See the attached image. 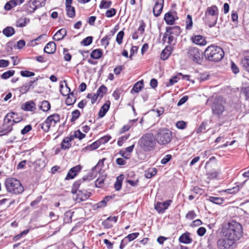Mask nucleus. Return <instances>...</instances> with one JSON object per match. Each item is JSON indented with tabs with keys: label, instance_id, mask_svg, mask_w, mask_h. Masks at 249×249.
<instances>
[{
	"label": "nucleus",
	"instance_id": "nucleus-1",
	"mask_svg": "<svg viewBox=\"0 0 249 249\" xmlns=\"http://www.w3.org/2000/svg\"><path fill=\"white\" fill-rule=\"evenodd\" d=\"M221 233L223 237L228 238L236 243L243 237L242 226L240 223L232 220L223 225Z\"/></svg>",
	"mask_w": 249,
	"mask_h": 249
},
{
	"label": "nucleus",
	"instance_id": "nucleus-2",
	"mask_svg": "<svg viewBox=\"0 0 249 249\" xmlns=\"http://www.w3.org/2000/svg\"><path fill=\"white\" fill-rule=\"evenodd\" d=\"M204 55L209 61L218 62L223 58L224 52L221 47L211 45L205 49Z\"/></svg>",
	"mask_w": 249,
	"mask_h": 249
},
{
	"label": "nucleus",
	"instance_id": "nucleus-3",
	"mask_svg": "<svg viewBox=\"0 0 249 249\" xmlns=\"http://www.w3.org/2000/svg\"><path fill=\"white\" fill-rule=\"evenodd\" d=\"M219 16V10L216 5H212L207 8L203 20L205 23L212 28L215 25Z\"/></svg>",
	"mask_w": 249,
	"mask_h": 249
},
{
	"label": "nucleus",
	"instance_id": "nucleus-4",
	"mask_svg": "<svg viewBox=\"0 0 249 249\" xmlns=\"http://www.w3.org/2000/svg\"><path fill=\"white\" fill-rule=\"evenodd\" d=\"M138 144L143 151H151L154 149L156 144L155 137L152 133H147L140 139Z\"/></svg>",
	"mask_w": 249,
	"mask_h": 249
},
{
	"label": "nucleus",
	"instance_id": "nucleus-5",
	"mask_svg": "<svg viewBox=\"0 0 249 249\" xmlns=\"http://www.w3.org/2000/svg\"><path fill=\"white\" fill-rule=\"evenodd\" d=\"M5 186L7 191L13 195L21 194L24 192V188L20 182L15 178H8L5 180Z\"/></svg>",
	"mask_w": 249,
	"mask_h": 249
},
{
	"label": "nucleus",
	"instance_id": "nucleus-6",
	"mask_svg": "<svg viewBox=\"0 0 249 249\" xmlns=\"http://www.w3.org/2000/svg\"><path fill=\"white\" fill-rule=\"evenodd\" d=\"M172 138V132L166 128L158 130L155 136L156 140L159 144L165 145L170 142Z\"/></svg>",
	"mask_w": 249,
	"mask_h": 249
},
{
	"label": "nucleus",
	"instance_id": "nucleus-7",
	"mask_svg": "<svg viewBox=\"0 0 249 249\" xmlns=\"http://www.w3.org/2000/svg\"><path fill=\"white\" fill-rule=\"evenodd\" d=\"M46 0H29L24 6V10L29 14L34 13L36 9L44 6Z\"/></svg>",
	"mask_w": 249,
	"mask_h": 249
},
{
	"label": "nucleus",
	"instance_id": "nucleus-8",
	"mask_svg": "<svg viewBox=\"0 0 249 249\" xmlns=\"http://www.w3.org/2000/svg\"><path fill=\"white\" fill-rule=\"evenodd\" d=\"M225 101L221 97L215 98L212 107L213 113L216 115H220L224 110V104Z\"/></svg>",
	"mask_w": 249,
	"mask_h": 249
},
{
	"label": "nucleus",
	"instance_id": "nucleus-9",
	"mask_svg": "<svg viewBox=\"0 0 249 249\" xmlns=\"http://www.w3.org/2000/svg\"><path fill=\"white\" fill-rule=\"evenodd\" d=\"M235 243L232 240L226 237L221 238L218 240L217 246L218 249H231Z\"/></svg>",
	"mask_w": 249,
	"mask_h": 249
},
{
	"label": "nucleus",
	"instance_id": "nucleus-10",
	"mask_svg": "<svg viewBox=\"0 0 249 249\" xmlns=\"http://www.w3.org/2000/svg\"><path fill=\"white\" fill-rule=\"evenodd\" d=\"M187 54L190 59L196 63H200L201 61L200 53L198 48L191 47L189 48Z\"/></svg>",
	"mask_w": 249,
	"mask_h": 249
},
{
	"label": "nucleus",
	"instance_id": "nucleus-11",
	"mask_svg": "<svg viewBox=\"0 0 249 249\" xmlns=\"http://www.w3.org/2000/svg\"><path fill=\"white\" fill-rule=\"evenodd\" d=\"M23 117L21 115H18L14 112H10L8 113L4 118V122H8V123H13V125L14 123H18L21 121Z\"/></svg>",
	"mask_w": 249,
	"mask_h": 249
},
{
	"label": "nucleus",
	"instance_id": "nucleus-12",
	"mask_svg": "<svg viewBox=\"0 0 249 249\" xmlns=\"http://www.w3.org/2000/svg\"><path fill=\"white\" fill-rule=\"evenodd\" d=\"M178 19L177 14L175 11H170L164 15V19L168 25H173L175 21Z\"/></svg>",
	"mask_w": 249,
	"mask_h": 249
},
{
	"label": "nucleus",
	"instance_id": "nucleus-13",
	"mask_svg": "<svg viewBox=\"0 0 249 249\" xmlns=\"http://www.w3.org/2000/svg\"><path fill=\"white\" fill-rule=\"evenodd\" d=\"M172 202V201L170 199L167 200L163 202H158L155 205V209L159 213H163L166 209H167Z\"/></svg>",
	"mask_w": 249,
	"mask_h": 249
},
{
	"label": "nucleus",
	"instance_id": "nucleus-14",
	"mask_svg": "<svg viewBox=\"0 0 249 249\" xmlns=\"http://www.w3.org/2000/svg\"><path fill=\"white\" fill-rule=\"evenodd\" d=\"M163 4L164 0H157L155 2L153 9V14L155 17H158L160 15L163 9Z\"/></svg>",
	"mask_w": 249,
	"mask_h": 249
},
{
	"label": "nucleus",
	"instance_id": "nucleus-15",
	"mask_svg": "<svg viewBox=\"0 0 249 249\" xmlns=\"http://www.w3.org/2000/svg\"><path fill=\"white\" fill-rule=\"evenodd\" d=\"M145 26L146 25L145 23L143 21H142L141 24L137 30L135 31L132 35V38L133 39L136 40L138 39L140 36H142L143 34Z\"/></svg>",
	"mask_w": 249,
	"mask_h": 249
},
{
	"label": "nucleus",
	"instance_id": "nucleus-16",
	"mask_svg": "<svg viewBox=\"0 0 249 249\" xmlns=\"http://www.w3.org/2000/svg\"><path fill=\"white\" fill-rule=\"evenodd\" d=\"M81 169L80 165H76L71 168L68 172L66 177L65 178L66 180H69L73 178L77 173L79 172Z\"/></svg>",
	"mask_w": 249,
	"mask_h": 249
},
{
	"label": "nucleus",
	"instance_id": "nucleus-17",
	"mask_svg": "<svg viewBox=\"0 0 249 249\" xmlns=\"http://www.w3.org/2000/svg\"><path fill=\"white\" fill-rule=\"evenodd\" d=\"M191 39L194 43L200 46H204L207 43L205 38L201 35L193 36Z\"/></svg>",
	"mask_w": 249,
	"mask_h": 249
},
{
	"label": "nucleus",
	"instance_id": "nucleus-18",
	"mask_svg": "<svg viewBox=\"0 0 249 249\" xmlns=\"http://www.w3.org/2000/svg\"><path fill=\"white\" fill-rule=\"evenodd\" d=\"M77 199L80 201H84L88 199L90 196L91 193L88 192L87 191L78 190L76 192Z\"/></svg>",
	"mask_w": 249,
	"mask_h": 249
},
{
	"label": "nucleus",
	"instance_id": "nucleus-19",
	"mask_svg": "<svg viewBox=\"0 0 249 249\" xmlns=\"http://www.w3.org/2000/svg\"><path fill=\"white\" fill-rule=\"evenodd\" d=\"M72 140L73 137L71 136L64 138L61 143V148L64 150L69 149L71 147V142Z\"/></svg>",
	"mask_w": 249,
	"mask_h": 249
},
{
	"label": "nucleus",
	"instance_id": "nucleus-20",
	"mask_svg": "<svg viewBox=\"0 0 249 249\" xmlns=\"http://www.w3.org/2000/svg\"><path fill=\"white\" fill-rule=\"evenodd\" d=\"M67 35V31L65 28L58 30L53 36V39L55 41H59L63 39Z\"/></svg>",
	"mask_w": 249,
	"mask_h": 249
},
{
	"label": "nucleus",
	"instance_id": "nucleus-21",
	"mask_svg": "<svg viewBox=\"0 0 249 249\" xmlns=\"http://www.w3.org/2000/svg\"><path fill=\"white\" fill-rule=\"evenodd\" d=\"M71 90L68 87L66 81H61L60 83V91L63 96H66L69 94Z\"/></svg>",
	"mask_w": 249,
	"mask_h": 249
},
{
	"label": "nucleus",
	"instance_id": "nucleus-22",
	"mask_svg": "<svg viewBox=\"0 0 249 249\" xmlns=\"http://www.w3.org/2000/svg\"><path fill=\"white\" fill-rule=\"evenodd\" d=\"M21 108L25 111H32L36 109V104L32 101H28L22 105Z\"/></svg>",
	"mask_w": 249,
	"mask_h": 249
},
{
	"label": "nucleus",
	"instance_id": "nucleus-23",
	"mask_svg": "<svg viewBox=\"0 0 249 249\" xmlns=\"http://www.w3.org/2000/svg\"><path fill=\"white\" fill-rule=\"evenodd\" d=\"M56 50V45L53 42H49L45 46L44 51L46 53L51 54L55 52Z\"/></svg>",
	"mask_w": 249,
	"mask_h": 249
},
{
	"label": "nucleus",
	"instance_id": "nucleus-24",
	"mask_svg": "<svg viewBox=\"0 0 249 249\" xmlns=\"http://www.w3.org/2000/svg\"><path fill=\"white\" fill-rule=\"evenodd\" d=\"M166 31L167 33H169L170 34H172L175 36H179L181 32L180 28L178 26L167 27Z\"/></svg>",
	"mask_w": 249,
	"mask_h": 249
},
{
	"label": "nucleus",
	"instance_id": "nucleus-25",
	"mask_svg": "<svg viewBox=\"0 0 249 249\" xmlns=\"http://www.w3.org/2000/svg\"><path fill=\"white\" fill-rule=\"evenodd\" d=\"M179 242L184 244H190L192 243V239L190 237V233L186 232L183 233L179 238Z\"/></svg>",
	"mask_w": 249,
	"mask_h": 249
},
{
	"label": "nucleus",
	"instance_id": "nucleus-26",
	"mask_svg": "<svg viewBox=\"0 0 249 249\" xmlns=\"http://www.w3.org/2000/svg\"><path fill=\"white\" fill-rule=\"evenodd\" d=\"M240 64L245 71L249 72V56H245L242 58Z\"/></svg>",
	"mask_w": 249,
	"mask_h": 249
},
{
	"label": "nucleus",
	"instance_id": "nucleus-27",
	"mask_svg": "<svg viewBox=\"0 0 249 249\" xmlns=\"http://www.w3.org/2000/svg\"><path fill=\"white\" fill-rule=\"evenodd\" d=\"M103 55V51L100 49L93 50L90 53V57L94 59H100Z\"/></svg>",
	"mask_w": 249,
	"mask_h": 249
},
{
	"label": "nucleus",
	"instance_id": "nucleus-28",
	"mask_svg": "<svg viewBox=\"0 0 249 249\" xmlns=\"http://www.w3.org/2000/svg\"><path fill=\"white\" fill-rule=\"evenodd\" d=\"M51 123L52 126H54L56 124L60 121V116L58 114H54L47 118Z\"/></svg>",
	"mask_w": 249,
	"mask_h": 249
},
{
	"label": "nucleus",
	"instance_id": "nucleus-29",
	"mask_svg": "<svg viewBox=\"0 0 249 249\" xmlns=\"http://www.w3.org/2000/svg\"><path fill=\"white\" fill-rule=\"evenodd\" d=\"M143 88V81L141 80L137 82L135 84L132 89L131 91V93L134 91L136 93H138Z\"/></svg>",
	"mask_w": 249,
	"mask_h": 249
},
{
	"label": "nucleus",
	"instance_id": "nucleus-30",
	"mask_svg": "<svg viewBox=\"0 0 249 249\" xmlns=\"http://www.w3.org/2000/svg\"><path fill=\"white\" fill-rule=\"evenodd\" d=\"M30 22V19L26 18H19L16 22V26L17 27H22Z\"/></svg>",
	"mask_w": 249,
	"mask_h": 249
},
{
	"label": "nucleus",
	"instance_id": "nucleus-31",
	"mask_svg": "<svg viewBox=\"0 0 249 249\" xmlns=\"http://www.w3.org/2000/svg\"><path fill=\"white\" fill-rule=\"evenodd\" d=\"M123 179V175H121L117 178L116 181L114 184V188H115L116 190L119 191L121 190Z\"/></svg>",
	"mask_w": 249,
	"mask_h": 249
},
{
	"label": "nucleus",
	"instance_id": "nucleus-32",
	"mask_svg": "<svg viewBox=\"0 0 249 249\" xmlns=\"http://www.w3.org/2000/svg\"><path fill=\"white\" fill-rule=\"evenodd\" d=\"M157 170L156 168H149L145 171V177L147 178H150L157 174Z\"/></svg>",
	"mask_w": 249,
	"mask_h": 249
},
{
	"label": "nucleus",
	"instance_id": "nucleus-33",
	"mask_svg": "<svg viewBox=\"0 0 249 249\" xmlns=\"http://www.w3.org/2000/svg\"><path fill=\"white\" fill-rule=\"evenodd\" d=\"M75 102L76 98L74 96V94L73 93H71L68 94V96L66 99V104L68 106H70L74 104Z\"/></svg>",
	"mask_w": 249,
	"mask_h": 249
},
{
	"label": "nucleus",
	"instance_id": "nucleus-34",
	"mask_svg": "<svg viewBox=\"0 0 249 249\" xmlns=\"http://www.w3.org/2000/svg\"><path fill=\"white\" fill-rule=\"evenodd\" d=\"M109 108V105L105 104L101 108L99 112V116L100 118L103 117L107 112Z\"/></svg>",
	"mask_w": 249,
	"mask_h": 249
},
{
	"label": "nucleus",
	"instance_id": "nucleus-35",
	"mask_svg": "<svg viewBox=\"0 0 249 249\" xmlns=\"http://www.w3.org/2000/svg\"><path fill=\"white\" fill-rule=\"evenodd\" d=\"M15 30L12 27H7L2 31L3 34L7 37H10L15 34Z\"/></svg>",
	"mask_w": 249,
	"mask_h": 249
},
{
	"label": "nucleus",
	"instance_id": "nucleus-36",
	"mask_svg": "<svg viewBox=\"0 0 249 249\" xmlns=\"http://www.w3.org/2000/svg\"><path fill=\"white\" fill-rule=\"evenodd\" d=\"M73 213L74 212L71 210L68 211L65 213L64 219L66 223H69L71 221V218Z\"/></svg>",
	"mask_w": 249,
	"mask_h": 249
},
{
	"label": "nucleus",
	"instance_id": "nucleus-37",
	"mask_svg": "<svg viewBox=\"0 0 249 249\" xmlns=\"http://www.w3.org/2000/svg\"><path fill=\"white\" fill-rule=\"evenodd\" d=\"M112 4V1L108 0H102L101 1L99 7L100 9L109 8Z\"/></svg>",
	"mask_w": 249,
	"mask_h": 249
},
{
	"label": "nucleus",
	"instance_id": "nucleus-38",
	"mask_svg": "<svg viewBox=\"0 0 249 249\" xmlns=\"http://www.w3.org/2000/svg\"><path fill=\"white\" fill-rule=\"evenodd\" d=\"M51 105L48 101L44 100L42 102L40 108L43 111H47L50 109Z\"/></svg>",
	"mask_w": 249,
	"mask_h": 249
},
{
	"label": "nucleus",
	"instance_id": "nucleus-39",
	"mask_svg": "<svg viewBox=\"0 0 249 249\" xmlns=\"http://www.w3.org/2000/svg\"><path fill=\"white\" fill-rule=\"evenodd\" d=\"M67 14L70 18H73L75 15L74 7L71 6L66 7Z\"/></svg>",
	"mask_w": 249,
	"mask_h": 249
},
{
	"label": "nucleus",
	"instance_id": "nucleus-40",
	"mask_svg": "<svg viewBox=\"0 0 249 249\" xmlns=\"http://www.w3.org/2000/svg\"><path fill=\"white\" fill-rule=\"evenodd\" d=\"M106 178V177L104 175L99 177L95 181V186L98 188L102 187L104 184V181Z\"/></svg>",
	"mask_w": 249,
	"mask_h": 249
},
{
	"label": "nucleus",
	"instance_id": "nucleus-41",
	"mask_svg": "<svg viewBox=\"0 0 249 249\" xmlns=\"http://www.w3.org/2000/svg\"><path fill=\"white\" fill-rule=\"evenodd\" d=\"M107 91V87L103 85L98 89L96 94L98 97H102L106 93Z\"/></svg>",
	"mask_w": 249,
	"mask_h": 249
},
{
	"label": "nucleus",
	"instance_id": "nucleus-42",
	"mask_svg": "<svg viewBox=\"0 0 249 249\" xmlns=\"http://www.w3.org/2000/svg\"><path fill=\"white\" fill-rule=\"evenodd\" d=\"M186 23V29L187 30H191L193 26V20L192 16L190 15L187 16V18L185 21Z\"/></svg>",
	"mask_w": 249,
	"mask_h": 249
},
{
	"label": "nucleus",
	"instance_id": "nucleus-43",
	"mask_svg": "<svg viewBox=\"0 0 249 249\" xmlns=\"http://www.w3.org/2000/svg\"><path fill=\"white\" fill-rule=\"evenodd\" d=\"M171 53L170 50L167 48H166L162 51L160 58L161 59L165 60L169 57Z\"/></svg>",
	"mask_w": 249,
	"mask_h": 249
},
{
	"label": "nucleus",
	"instance_id": "nucleus-44",
	"mask_svg": "<svg viewBox=\"0 0 249 249\" xmlns=\"http://www.w3.org/2000/svg\"><path fill=\"white\" fill-rule=\"evenodd\" d=\"M15 73V71L14 70H9L3 73H2L0 77L2 79H7L9 77L12 76Z\"/></svg>",
	"mask_w": 249,
	"mask_h": 249
},
{
	"label": "nucleus",
	"instance_id": "nucleus-45",
	"mask_svg": "<svg viewBox=\"0 0 249 249\" xmlns=\"http://www.w3.org/2000/svg\"><path fill=\"white\" fill-rule=\"evenodd\" d=\"M208 200L216 204H221L223 202V199L222 198L214 196H210Z\"/></svg>",
	"mask_w": 249,
	"mask_h": 249
},
{
	"label": "nucleus",
	"instance_id": "nucleus-46",
	"mask_svg": "<svg viewBox=\"0 0 249 249\" xmlns=\"http://www.w3.org/2000/svg\"><path fill=\"white\" fill-rule=\"evenodd\" d=\"M52 125L51 122L47 119L41 124V128L45 132L49 131L50 126Z\"/></svg>",
	"mask_w": 249,
	"mask_h": 249
},
{
	"label": "nucleus",
	"instance_id": "nucleus-47",
	"mask_svg": "<svg viewBox=\"0 0 249 249\" xmlns=\"http://www.w3.org/2000/svg\"><path fill=\"white\" fill-rule=\"evenodd\" d=\"M71 136H72L73 140L75 138H78L79 140H82L85 137V134H83L81 132L80 130H76L73 135H71Z\"/></svg>",
	"mask_w": 249,
	"mask_h": 249
},
{
	"label": "nucleus",
	"instance_id": "nucleus-48",
	"mask_svg": "<svg viewBox=\"0 0 249 249\" xmlns=\"http://www.w3.org/2000/svg\"><path fill=\"white\" fill-rule=\"evenodd\" d=\"M137 121L136 119H133L130 120L127 124L124 125L122 128L121 132H124L126 131H128L130 128L133 125V124Z\"/></svg>",
	"mask_w": 249,
	"mask_h": 249
},
{
	"label": "nucleus",
	"instance_id": "nucleus-49",
	"mask_svg": "<svg viewBox=\"0 0 249 249\" xmlns=\"http://www.w3.org/2000/svg\"><path fill=\"white\" fill-rule=\"evenodd\" d=\"M71 115L72 117L71 119V122H74L79 117L80 112L78 110L76 109L72 112Z\"/></svg>",
	"mask_w": 249,
	"mask_h": 249
},
{
	"label": "nucleus",
	"instance_id": "nucleus-50",
	"mask_svg": "<svg viewBox=\"0 0 249 249\" xmlns=\"http://www.w3.org/2000/svg\"><path fill=\"white\" fill-rule=\"evenodd\" d=\"M100 142L98 140L93 142L90 145L87 147V149L89 150H93L97 149L100 145Z\"/></svg>",
	"mask_w": 249,
	"mask_h": 249
},
{
	"label": "nucleus",
	"instance_id": "nucleus-51",
	"mask_svg": "<svg viewBox=\"0 0 249 249\" xmlns=\"http://www.w3.org/2000/svg\"><path fill=\"white\" fill-rule=\"evenodd\" d=\"M139 232H134L129 234L124 238H126L127 242H130L136 239L139 236Z\"/></svg>",
	"mask_w": 249,
	"mask_h": 249
},
{
	"label": "nucleus",
	"instance_id": "nucleus-52",
	"mask_svg": "<svg viewBox=\"0 0 249 249\" xmlns=\"http://www.w3.org/2000/svg\"><path fill=\"white\" fill-rule=\"evenodd\" d=\"M92 42V37L88 36L84 38L81 42V44L83 46H88Z\"/></svg>",
	"mask_w": 249,
	"mask_h": 249
},
{
	"label": "nucleus",
	"instance_id": "nucleus-53",
	"mask_svg": "<svg viewBox=\"0 0 249 249\" xmlns=\"http://www.w3.org/2000/svg\"><path fill=\"white\" fill-rule=\"evenodd\" d=\"M116 10L114 8H110L106 12V16L107 18H111L116 15Z\"/></svg>",
	"mask_w": 249,
	"mask_h": 249
},
{
	"label": "nucleus",
	"instance_id": "nucleus-54",
	"mask_svg": "<svg viewBox=\"0 0 249 249\" xmlns=\"http://www.w3.org/2000/svg\"><path fill=\"white\" fill-rule=\"evenodd\" d=\"M124 36V32L123 31H120L116 36V41L119 44L122 43L123 38Z\"/></svg>",
	"mask_w": 249,
	"mask_h": 249
},
{
	"label": "nucleus",
	"instance_id": "nucleus-55",
	"mask_svg": "<svg viewBox=\"0 0 249 249\" xmlns=\"http://www.w3.org/2000/svg\"><path fill=\"white\" fill-rule=\"evenodd\" d=\"M111 139V137L108 135L105 136L98 140L100 144H104L107 142Z\"/></svg>",
	"mask_w": 249,
	"mask_h": 249
},
{
	"label": "nucleus",
	"instance_id": "nucleus-56",
	"mask_svg": "<svg viewBox=\"0 0 249 249\" xmlns=\"http://www.w3.org/2000/svg\"><path fill=\"white\" fill-rule=\"evenodd\" d=\"M110 198V196L105 197L104 200L101 201L97 204V207L101 208L102 207H105L107 204V202L109 199Z\"/></svg>",
	"mask_w": 249,
	"mask_h": 249
},
{
	"label": "nucleus",
	"instance_id": "nucleus-57",
	"mask_svg": "<svg viewBox=\"0 0 249 249\" xmlns=\"http://www.w3.org/2000/svg\"><path fill=\"white\" fill-rule=\"evenodd\" d=\"M20 74L23 77H31L35 75V73L28 71H22Z\"/></svg>",
	"mask_w": 249,
	"mask_h": 249
},
{
	"label": "nucleus",
	"instance_id": "nucleus-58",
	"mask_svg": "<svg viewBox=\"0 0 249 249\" xmlns=\"http://www.w3.org/2000/svg\"><path fill=\"white\" fill-rule=\"evenodd\" d=\"M196 215L194 211H190L186 214L185 217L187 219L192 220L196 217Z\"/></svg>",
	"mask_w": 249,
	"mask_h": 249
},
{
	"label": "nucleus",
	"instance_id": "nucleus-59",
	"mask_svg": "<svg viewBox=\"0 0 249 249\" xmlns=\"http://www.w3.org/2000/svg\"><path fill=\"white\" fill-rule=\"evenodd\" d=\"M239 191V187L238 186H236V187H233L231 189H226L225 190V192L228 194H235L237 193Z\"/></svg>",
	"mask_w": 249,
	"mask_h": 249
},
{
	"label": "nucleus",
	"instance_id": "nucleus-60",
	"mask_svg": "<svg viewBox=\"0 0 249 249\" xmlns=\"http://www.w3.org/2000/svg\"><path fill=\"white\" fill-rule=\"evenodd\" d=\"M98 96L97 94L89 93L87 95V98L91 99V103L94 104L97 100Z\"/></svg>",
	"mask_w": 249,
	"mask_h": 249
},
{
	"label": "nucleus",
	"instance_id": "nucleus-61",
	"mask_svg": "<svg viewBox=\"0 0 249 249\" xmlns=\"http://www.w3.org/2000/svg\"><path fill=\"white\" fill-rule=\"evenodd\" d=\"M32 129V126L31 124H28L25 126L21 130V133L22 135L26 134L29 131H30Z\"/></svg>",
	"mask_w": 249,
	"mask_h": 249
},
{
	"label": "nucleus",
	"instance_id": "nucleus-62",
	"mask_svg": "<svg viewBox=\"0 0 249 249\" xmlns=\"http://www.w3.org/2000/svg\"><path fill=\"white\" fill-rule=\"evenodd\" d=\"M178 78L177 76H174L170 79L169 82L166 85V86L167 87L173 86L178 82Z\"/></svg>",
	"mask_w": 249,
	"mask_h": 249
},
{
	"label": "nucleus",
	"instance_id": "nucleus-63",
	"mask_svg": "<svg viewBox=\"0 0 249 249\" xmlns=\"http://www.w3.org/2000/svg\"><path fill=\"white\" fill-rule=\"evenodd\" d=\"M172 156L170 154L166 155L161 160V163L162 164H165L168 162L171 159Z\"/></svg>",
	"mask_w": 249,
	"mask_h": 249
},
{
	"label": "nucleus",
	"instance_id": "nucleus-64",
	"mask_svg": "<svg viewBox=\"0 0 249 249\" xmlns=\"http://www.w3.org/2000/svg\"><path fill=\"white\" fill-rule=\"evenodd\" d=\"M241 93L243 94L247 99H249V87L242 88Z\"/></svg>",
	"mask_w": 249,
	"mask_h": 249
}]
</instances>
